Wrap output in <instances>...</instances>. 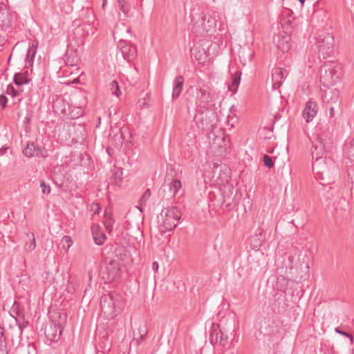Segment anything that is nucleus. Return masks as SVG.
Masks as SVG:
<instances>
[{
    "label": "nucleus",
    "instance_id": "nucleus-1",
    "mask_svg": "<svg viewBox=\"0 0 354 354\" xmlns=\"http://www.w3.org/2000/svg\"><path fill=\"white\" fill-rule=\"evenodd\" d=\"M190 17L189 28L196 36H211L216 32V20L210 13L194 8Z\"/></svg>",
    "mask_w": 354,
    "mask_h": 354
},
{
    "label": "nucleus",
    "instance_id": "nucleus-2",
    "mask_svg": "<svg viewBox=\"0 0 354 354\" xmlns=\"http://www.w3.org/2000/svg\"><path fill=\"white\" fill-rule=\"evenodd\" d=\"M312 142V158L318 160L324 159L323 156L330 149L331 140L328 128L325 127H317Z\"/></svg>",
    "mask_w": 354,
    "mask_h": 354
},
{
    "label": "nucleus",
    "instance_id": "nucleus-3",
    "mask_svg": "<svg viewBox=\"0 0 354 354\" xmlns=\"http://www.w3.org/2000/svg\"><path fill=\"white\" fill-rule=\"evenodd\" d=\"M313 39L312 48L318 51L319 58L322 56L323 59H326L333 54L335 39L330 33L319 30L315 33Z\"/></svg>",
    "mask_w": 354,
    "mask_h": 354
},
{
    "label": "nucleus",
    "instance_id": "nucleus-4",
    "mask_svg": "<svg viewBox=\"0 0 354 354\" xmlns=\"http://www.w3.org/2000/svg\"><path fill=\"white\" fill-rule=\"evenodd\" d=\"M313 171L317 178L326 180V184H330L334 181L337 167L333 159L325 158L314 161Z\"/></svg>",
    "mask_w": 354,
    "mask_h": 354
},
{
    "label": "nucleus",
    "instance_id": "nucleus-5",
    "mask_svg": "<svg viewBox=\"0 0 354 354\" xmlns=\"http://www.w3.org/2000/svg\"><path fill=\"white\" fill-rule=\"evenodd\" d=\"M342 74V66L334 61L326 62L319 68V79L325 87L333 85Z\"/></svg>",
    "mask_w": 354,
    "mask_h": 354
},
{
    "label": "nucleus",
    "instance_id": "nucleus-6",
    "mask_svg": "<svg viewBox=\"0 0 354 354\" xmlns=\"http://www.w3.org/2000/svg\"><path fill=\"white\" fill-rule=\"evenodd\" d=\"M162 218V224L161 230L163 232L173 230L178 225V221L181 218L180 209L175 206L165 208L160 214Z\"/></svg>",
    "mask_w": 354,
    "mask_h": 354
},
{
    "label": "nucleus",
    "instance_id": "nucleus-7",
    "mask_svg": "<svg viewBox=\"0 0 354 354\" xmlns=\"http://www.w3.org/2000/svg\"><path fill=\"white\" fill-rule=\"evenodd\" d=\"M181 187V182L179 180L166 177L164 183L158 190V196L167 200L174 198Z\"/></svg>",
    "mask_w": 354,
    "mask_h": 354
},
{
    "label": "nucleus",
    "instance_id": "nucleus-8",
    "mask_svg": "<svg viewBox=\"0 0 354 354\" xmlns=\"http://www.w3.org/2000/svg\"><path fill=\"white\" fill-rule=\"evenodd\" d=\"M277 54L279 59L286 57L291 46L290 36L285 32H280L274 37Z\"/></svg>",
    "mask_w": 354,
    "mask_h": 354
},
{
    "label": "nucleus",
    "instance_id": "nucleus-9",
    "mask_svg": "<svg viewBox=\"0 0 354 354\" xmlns=\"http://www.w3.org/2000/svg\"><path fill=\"white\" fill-rule=\"evenodd\" d=\"M115 297L116 295L112 293L104 295L101 297L100 307L105 315L112 316L120 312L121 309Z\"/></svg>",
    "mask_w": 354,
    "mask_h": 354
},
{
    "label": "nucleus",
    "instance_id": "nucleus-10",
    "mask_svg": "<svg viewBox=\"0 0 354 354\" xmlns=\"http://www.w3.org/2000/svg\"><path fill=\"white\" fill-rule=\"evenodd\" d=\"M119 274L120 265L116 260H111L100 271V276L106 283L113 281Z\"/></svg>",
    "mask_w": 354,
    "mask_h": 354
},
{
    "label": "nucleus",
    "instance_id": "nucleus-11",
    "mask_svg": "<svg viewBox=\"0 0 354 354\" xmlns=\"http://www.w3.org/2000/svg\"><path fill=\"white\" fill-rule=\"evenodd\" d=\"M215 118V114L212 111L198 112L194 120L198 127L203 130H209L213 127L212 120Z\"/></svg>",
    "mask_w": 354,
    "mask_h": 354
},
{
    "label": "nucleus",
    "instance_id": "nucleus-12",
    "mask_svg": "<svg viewBox=\"0 0 354 354\" xmlns=\"http://www.w3.org/2000/svg\"><path fill=\"white\" fill-rule=\"evenodd\" d=\"M118 48L120 49L122 57L128 62L134 60L137 56V50L136 47L125 40H120L118 44Z\"/></svg>",
    "mask_w": 354,
    "mask_h": 354
},
{
    "label": "nucleus",
    "instance_id": "nucleus-13",
    "mask_svg": "<svg viewBox=\"0 0 354 354\" xmlns=\"http://www.w3.org/2000/svg\"><path fill=\"white\" fill-rule=\"evenodd\" d=\"M43 148L33 142H28L26 147L23 150L24 156L28 158L33 156L45 157L46 155L43 153Z\"/></svg>",
    "mask_w": 354,
    "mask_h": 354
},
{
    "label": "nucleus",
    "instance_id": "nucleus-14",
    "mask_svg": "<svg viewBox=\"0 0 354 354\" xmlns=\"http://www.w3.org/2000/svg\"><path fill=\"white\" fill-rule=\"evenodd\" d=\"M318 106L316 102L309 100L306 102L304 110L303 111V117L309 122L313 120L317 113Z\"/></svg>",
    "mask_w": 354,
    "mask_h": 354
},
{
    "label": "nucleus",
    "instance_id": "nucleus-15",
    "mask_svg": "<svg viewBox=\"0 0 354 354\" xmlns=\"http://www.w3.org/2000/svg\"><path fill=\"white\" fill-rule=\"evenodd\" d=\"M286 71L281 68H273L272 73V82L274 89L279 88L282 84V82L286 77Z\"/></svg>",
    "mask_w": 354,
    "mask_h": 354
},
{
    "label": "nucleus",
    "instance_id": "nucleus-16",
    "mask_svg": "<svg viewBox=\"0 0 354 354\" xmlns=\"http://www.w3.org/2000/svg\"><path fill=\"white\" fill-rule=\"evenodd\" d=\"M294 257L289 255L283 258L281 265L277 264V271L280 274H288L293 268Z\"/></svg>",
    "mask_w": 354,
    "mask_h": 354
},
{
    "label": "nucleus",
    "instance_id": "nucleus-17",
    "mask_svg": "<svg viewBox=\"0 0 354 354\" xmlns=\"http://www.w3.org/2000/svg\"><path fill=\"white\" fill-rule=\"evenodd\" d=\"M129 135V131L127 127L120 128L118 132L115 133L114 136L111 138L113 144L118 147L122 146L124 140L127 139L126 136Z\"/></svg>",
    "mask_w": 354,
    "mask_h": 354
},
{
    "label": "nucleus",
    "instance_id": "nucleus-18",
    "mask_svg": "<svg viewBox=\"0 0 354 354\" xmlns=\"http://www.w3.org/2000/svg\"><path fill=\"white\" fill-rule=\"evenodd\" d=\"M184 77L182 75L177 76L174 81L173 91H172V99H177L183 88Z\"/></svg>",
    "mask_w": 354,
    "mask_h": 354
},
{
    "label": "nucleus",
    "instance_id": "nucleus-19",
    "mask_svg": "<svg viewBox=\"0 0 354 354\" xmlns=\"http://www.w3.org/2000/svg\"><path fill=\"white\" fill-rule=\"evenodd\" d=\"M210 340L212 343L214 342H218L220 345H225L227 341V336L224 335L221 330L214 329L210 335Z\"/></svg>",
    "mask_w": 354,
    "mask_h": 354
},
{
    "label": "nucleus",
    "instance_id": "nucleus-20",
    "mask_svg": "<svg viewBox=\"0 0 354 354\" xmlns=\"http://www.w3.org/2000/svg\"><path fill=\"white\" fill-rule=\"evenodd\" d=\"M31 80L28 77V71L22 73H16L13 77V82L17 86H21L29 83Z\"/></svg>",
    "mask_w": 354,
    "mask_h": 354
},
{
    "label": "nucleus",
    "instance_id": "nucleus-21",
    "mask_svg": "<svg viewBox=\"0 0 354 354\" xmlns=\"http://www.w3.org/2000/svg\"><path fill=\"white\" fill-rule=\"evenodd\" d=\"M325 98L327 100L328 104L339 105V91L337 89H333L325 94Z\"/></svg>",
    "mask_w": 354,
    "mask_h": 354
},
{
    "label": "nucleus",
    "instance_id": "nucleus-22",
    "mask_svg": "<svg viewBox=\"0 0 354 354\" xmlns=\"http://www.w3.org/2000/svg\"><path fill=\"white\" fill-rule=\"evenodd\" d=\"M37 52V44H35L34 42L29 43V48L27 50L26 56V62L29 65L32 64L33 60L35 59V55Z\"/></svg>",
    "mask_w": 354,
    "mask_h": 354
},
{
    "label": "nucleus",
    "instance_id": "nucleus-23",
    "mask_svg": "<svg viewBox=\"0 0 354 354\" xmlns=\"http://www.w3.org/2000/svg\"><path fill=\"white\" fill-rule=\"evenodd\" d=\"M26 236L29 239V242H26L24 245V249L26 252H32L36 248V241L33 233H26Z\"/></svg>",
    "mask_w": 354,
    "mask_h": 354
},
{
    "label": "nucleus",
    "instance_id": "nucleus-24",
    "mask_svg": "<svg viewBox=\"0 0 354 354\" xmlns=\"http://www.w3.org/2000/svg\"><path fill=\"white\" fill-rule=\"evenodd\" d=\"M241 75V73L240 71H236L234 75H232V84L229 88L232 91H236L240 84Z\"/></svg>",
    "mask_w": 354,
    "mask_h": 354
},
{
    "label": "nucleus",
    "instance_id": "nucleus-25",
    "mask_svg": "<svg viewBox=\"0 0 354 354\" xmlns=\"http://www.w3.org/2000/svg\"><path fill=\"white\" fill-rule=\"evenodd\" d=\"M138 333L140 335L139 338H133V342H136L137 344H140L142 341L145 340L146 335L148 333V330L147 325L145 324H142L139 326Z\"/></svg>",
    "mask_w": 354,
    "mask_h": 354
},
{
    "label": "nucleus",
    "instance_id": "nucleus-26",
    "mask_svg": "<svg viewBox=\"0 0 354 354\" xmlns=\"http://www.w3.org/2000/svg\"><path fill=\"white\" fill-rule=\"evenodd\" d=\"M151 195V190L149 189H147L144 192L142 196H141V198L139 201V205H140L139 209L141 212L143 211V207L147 205V201H148L149 198H150Z\"/></svg>",
    "mask_w": 354,
    "mask_h": 354
},
{
    "label": "nucleus",
    "instance_id": "nucleus-27",
    "mask_svg": "<svg viewBox=\"0 0 354 354\" xmlns=\"http://www.w3.org/2000/svg\"><path fill=\"white\" fill-rule=\"evenodd\" d=\"M131 0H118L120 10L125 15H127L130 11V3Z\"/></svg>",
    "mask_w": 354,
    "mask_h": 354
},
{
    "label": "nucleus",
    "instance_id": "nucleus-28",
    "mask_svg": "<svg viewBox=\"0 0 354 354\" xmlns=\"http://www.w3.org/2000/svg\"><path fill=\"white\" fill-rule=\"evenodd\" d=\"M93 236L95 243L98 245H102L106 239L105 234L102 232H94L93 231Z\"/></svg>",
    "mask_w": 354,
    "mask_h": 354
},
{
    "label": "nucleus",
    "instance_id": "nucleus-29",
    "mask_svg": "<svg viewBox=\"0 0 354 354\" xmlns=\"http://www.w3.org/2000/svg\"><path fill=\"white\" fill-rule=\"evenodd\" d=\"M110 90L113 95H115L117 97H119L121 95V91L120 90L118 82L115 80H113L110 84Z\"/></svg>",
    "mask_w": 354,
    "mask_h": 354
},
{
    "label": "nucleus",
    "instance_id": "nucleus-30",
    "mask_svg": "<svg viewBox=\"0 0 354 354\" xmlns=\"http://www.w3.org/2000/svg\"><path fill=\"white\" fill-rule=\"evenodd\" d=\"M196 48L192 49V54L194 55L196 59H197L198 61H203V59L205 57V52L204 49H203L202 52L201 50L196 52Z\"/></svg>",
    "mask_w": 354,
    "mask_h": 354
},
{
    "label": "nucleus",
    "instance_id": "nucleus-31",
    "mask_svg": "<svg viewBox=\"0 0 354 354\" xmlns=\"http://www.w3.org/2000/svg\"><path fill=\"white\" fill-rule=\"evenodd\" d=\"M122 174L123 171L122 169L120 168H116L114 174H113V178L115 180V183L118 184L119 182H120L122 179Z\"/></svg>",
    "mask_w": 354,
    "mask_h": 354
},
{
    "label": "nucleus",
    "instance_id": "nucleus-32",
    "mask_svg": "<svg viewBox=\"0 0 354 354\" xmlns=\"http://www.w3.org/2000/svg\"><path fill=\"white\" fill-rule=\"evenodd\" d=\"M263 163H264V165L269 169L272 168L274 165V163L273 160H272V158L270 157L267 154H265L263 156Z\"/></svg>",
    "mask_w": 354,
    "mask_h": 354
},
{
    "label": "nucleus",
    "instance_id": "nucleus-33",
    "mask_svg": "<svg viewBox=\"0 0 354 354\" xmlns=\"http://www.w3.org/2000/svg\"><path fill=\"white\" fill-rule=\"evenodd\" d=\"M6 93L7 95H12L13 97H18V93H17V90L15 89L14 86L12 84H8L7 86Z\"/></svg>",
    "mask_w": 354,
    "mask_h": 354
},
{
    "label": "nucleus",
    "instance_id": "nucleus-34",
    "mask_svg": "<svg viewBox=\"0 0 354 354\" xmlns=\"http://www.w3.org/2000/svg\"><path fill=\"white\" fill-rule=\"evenodd\" d=\"M54 106L55 107L60 106L62 108L61 109V113H63L64 115H66L67 114L66 109V104H65L64 100H57L55 102V105Z\"/></svg>",
    "mask_w": 354,
    "mask_h": 354
},
{
    "label": "nucleus",
    "instance_id": "nucleus-35",
    "mask_svg": "<svg viewBox=\"0 0 354 354\" xmlns=\"http://www.w3.org/2000/svg\"><path fill=\"white\" fill-rule=\"evenodd\" d=\"M40 187L41 188V192L43 194H48L50 192V187L49 185H47L44 181H41L40 184Z\"/></svg>",
    "mask_w": 354,
    "mask_h": 354
},
{
    "label": "nucleus",
    "instance_id": "nucleus-36",
    "mask_svg": "<svg viewBox=\"0 0 354 354\" xmlns=\"http://www.w3.org/2000/svg\"><path fill=\"white\" fill-rule=\"evenodd\" d=\"M62 242L63 243L64 246L66 245L68 249L72 245L73 243L71 237L68 236H64L62 239Z\"/></svg>",
    "mask_w": 354,
    "mask_h": 354
},
{
    "label": "nucleus",
    "instance_id": "nucleus-37",
    "mask_svg": "<svg viewBox=\"0 0 354 354\" xmlns=\"http://www.w3.org/2000/svg\"><path fill=\"white\" fill-rule=\"evenodd\" d=\"M335 331L338 334L348 337L350 339L351 342H353V336L351 335H350L349 333H348L347 332L340 330L339 328H338V327L335 328Z\"/></svg>",
    "mask_w": 354,
    "mask_h": 354
},
{
    "label": "nucleus",
    "instance_id": "nucleus-38",
    "mask_svg": "<svg viewBox=\"0 0 354 354\" xmlns=\"http://www.w3.org/2000/svg\"><path fill=\"white\" fill-rule=\"evenodd\" d=\"M7 102L8 98L4 94L0 95V105H1L3 109L6 107Z\"/></svg>",
    "mask_w": 354,
    "mask_h": 354
},
{
    "label": "nucleus",
    "instance_id": "nucleus-39",
    "mask_svg": "<svg viewBox=\"0 0 354 354\" xmlns=\"http://www.w3.org/2000/svg\"><path fill=\"white\" fill-rule=\"evenodd\" d=\"M112 224H113V221H112V219H111V218L107 219V220L104 222L105 227H106V230H107L109 232H111V230H112Z\"/></svg>",
    "mask_w": 354,
    "mask_h": 354
},
{
    "label": "nucleus",
    "instance_id": "nucleus-40",
    "mask_svg": "<svg viewBox=\"0 0 354 354\" xmlns=\"http://www.w3.org/2000/svg\"><path fill=\"white\" fill-rule=\"evenodd\" d=\"M329 106V111H330V117L333 118L335 116V111L337 107H339V105L335 104H328Z\"/></svg>",
    "mask_w": 354,
    "mask_h": 354
},
{
    "label": "nucleus",
    "instance_id": "nucleus-41",
    "mask_svg": "<svg viewBox=\"0 0 354 354\" xmlns=\"http://www.w3.org/2000/svg\"><path fill=\"white\" fill-rule=\"evenodd\" d=\"M32 118V112L27 113V114L24 118V123L28 125L31 121Z\"/></svg>",
    "mask_w": 354,
    "mask_h": 354
},
{
    "label": "nucleus",
    "instance_id": "nucleus-42",
    "mask_svg": "<svg viewBox=\"0 0 354 354\" xmlns=\"http://www.w3.org/2000/svg\"><path fill=\"white\" fill-rule=\"evenodd\" d=\"M69 114H70L71 118H73V119L77 118L79 116L82 115V111L81 109H79L78 111H77V113H73V111H72Z\"/></svg>",
    "mask_w": 354,
    "mask_h": 354
},
{
    "label": "nucleus",
    "instance_id": "nucleus-43",
    "mask_svg": "<svg viewBox=\"0 0 354 354\" xmlns=\"http://www.w3.org/2000/svg\"><path fill=\"white\" fill-rule=\"evenodd\" d=\"M348 154L351 158L354 160V143L351 145L348 149Z\"/></svg>",
    "mask_w": 354,
    "mask_h": 354
},
{
    "label": "nucleus",
    "instance_id": "nucleus-44",
    "mask_svg": "<svg viewBox=\"0 0 354 354\" xmlns=\"http://www.w3.org/2000/svg\"><path fill=\"white\" fill-rule=\"evenodd\" d=\"M151 267H152V270H153L155 272H158V267H159V266H158V262H157V261H153V262L152 263V266H151Z\"/></svg>",
    "mask_w": 354,
    "mask_h": 354
},
{
    "label": "nucleus",
    "instance_id": "nucleus-45",
    "mask_svg": "<svg viewBox=\"0 0 354 354\" xmlns=\"http://www.w3.org/2000/svg\"><path fill=\"white\" fill-rule=\"evenodd\" d=\"M7 149H8V147H3L0 148V156L4 155L5 153L6 152Z\"/></svg>",
    "mask_w": 354,
    "mask_h": 354
},
{
    "label": "nucleus",
    "instance_id": "nucleus-46",
    "mask_svg": "<svg viewBox=\"0 0 354 354\" xmlns=\"http://www.w3.org/2000/svg\"><path fill=\"white\" fill-rule=\"evenodd\" d=\"M94 207H96V209H94V213L95 214H99V209H100L98 204H95L94 205Z\"/></svg>",
    "mask_w": 354,
    "mask_h": 354
},
{
    "label": "nucleus",
    "instance_id": "nucleus-47",
    "mask_svg": "<svg viewBox=\"0 0 354 354\" xmlns=\"http://www.w3.org/2000/svg\"><path fill=\"white\" fill-rule=\"evenodd\" d=\"M22 92L21 90H17V93H18V97L21 95V93Z\"/></svg>",
    "mask_w": 354,
    "mask_h": 354
},
{
    "label": "nucleus",
    "instance_id": "nucleus-48",
    "mask_svg": "<svg viewBox=\"0 0 354 354\" xmlns=\"http://www.w3.org/2000/svg\"><path fill=\"white\" fill-rule=\"evenodd\" d=\"M228 189H229L230 192L232 191V189H233L232 186H229L228 187Z\"/></svg>",
    "mask_w": 354,
    "mask_h": 354
},
{
    "label": "nucleus",
    "instance_id": "nucleus-49",
    "mask_svg": "<svg viewBox=\"0 0 354 354\" xmlns=\"http://www.w3.org/2000/svg\"><path fill=\"white\" fill-rule=\"evenodd\" d=\"M302 5L305 2V0H298Z\"/></svg>",
    "mask_w": 354,
    "mask_h": 354
},
{
    "label": "nucleus",
    "instance_id": "nucleus-50",
    "mask_svg": "<svg viewBox=\"0 0 354 354\" xmlns=\"http://www.w3.org/2000/svg\"><path fill=\"white\" fill-rule=\"evenodd\" d=\"M201 93L202 95H205V91L204 90H201Z\"/></svg>",
    "mask_w": 354,
    "mask_h": 354
},
{
    "label": "nucleus",
    "instance_id": "nucleus-51",
    "mask_svg": "<svg viewBox=\"0 0 354 354\" xmlns=\"http://www.w3.org/2000/svg\"><path fill=\"white\" fill-rule=\"evenodd\" d=\"M97 354H104V353L103 351H98Z\"/></svg>",
    "mask_w": 354,
    "mask_h": 354
},
{
    "label": "nucleus",
    "instance_id": "nucleus-52",
    "mask_svg": "<svg viewBox=\"0 0 354 354\" xmlns=\"http://www.w3.org/2000/svg\"><path fill=\"white\" fill-rule=\"evenodd\" d=\"M21 100H22V97H19V98H18V101H19V102H21Z\"/></svg>",
    "mask_w": 354,
    "mask_h": 354
},
{
    "label": "nucleus",
    "instance_id": "nucleus-53",
    "mask_svg": "<svg viewBox=\"0 0 354 354\" xmlns=\"http://www.w3.org/2000/svg\"><path fill=\"white\" fill-rule=\"evenodd\" d=\"M91 272H88V274H89V279H90V280L91 279Z\"/></svg>",
    "mask_w": 354,
    "mask_h": 354
},
{
    "label": "nucleus",
    "instance_id": "nucleus-54",
    "mask_svg": "<svg viewBox=\"0 0 354 354\" xmlns=\"http://www.w3.org/2000/svg\"><path fill=\"white\" fill-rule=\"evenodd\" d=\"M218 167H219L218 166H216V167H215V171L218 169Z\"/></svg>",
    "mask_w": 354,
    "mask_h": 354
},
{
    "label": "nucleus",
    "instance_id": "nucleus-55",
    "mask_svg": "<svg viewBox=\"0 0 354 354\" xmlns=\"http://www.w3.org/2000/svg\"><path fill=\"white\" fill-rule=\"evenodd\" d=\"M61 333H62V331H61V330H59V336L61 335Z\"/></svg>",
    "mask_w": 354,
    "mask_h": 354
}]
</instances>
